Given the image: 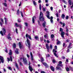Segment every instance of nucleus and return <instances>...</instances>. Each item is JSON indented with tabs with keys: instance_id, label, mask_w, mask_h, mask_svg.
Segmentation results:
<instances>
[{
	"instance_id": "nucleus-1",
	"label": "nucleus",
	"mask_w": 73,
	"mask_h": 73,
	"mask_svg": "<svg viewBox=\"0 0 73 73\" xmlns=\"http://www.w3.org/2000/svg\"><path fill=\"white\" fill-rule=\"evenodd\" d=\"M62 64V62L60 61L59 62V64H58L57 66L56 67V70H61V68L59 67V66H63V65L62 64Z\"/></svg>"
},
{
	"instance_id": "nucleus-2",
	"label": "nucleus",
	"mask_w": 73,
	"mask_h": 73,
	"mask_svg": "<svg viewBox=\"0 0 73 73\" xmlns=\"http://www.w3.org/2000/svg\"><path fill=\"white\" fill-rule=\"evenodd\" d=\"M2 31H1L0 32V33L3 36H4V35H5V33H6V29H5V28H2Z\"/></svg>"
},
{
	"instance_id": "nucleus-3",
	"label": "nucleus",
	"mask_w": 73,
	"mask_h": 73,
	"mask_svg": "<svg viewBox=\"0 0 73 73\" xmlns=\"http://www.w3.org/2000/svg\"><path fill=\"white\" fill-rule=\"evenodd\" d=\"M39 20L41 21H44V18L43 17V14L41 12L40 13Z\"/></svg>"
},
{
	"instance_id": "nucleus-4",
	"label": "nucleus",
	"mask_w": 73,
	"mask_h": 73,
	"mask_svg": "<svg viewBox=\"0 0 73 73\" xmlns=\"http://www.w3.org/2000/svg\"><path fill=\"white\" fill-rule=\"evenodd\" d=\"M27 41L28 45V48L30 49V48H31V43L30 42V40H29L28 38H27Z\"/></svg>"
},
{
	"instance_id": "nucleus-5",
	"label": "nucleus",
	"mask_w": 73,
	"mask_h": 73,
	"mask_svg": "<svg viewBox=\"0 0 73 73\" xmlns=\"http://www.w3.org/2000/svg\"><path fill=\"white\" fill-rule=\"evenodd\" d=\"M52 52L53 53H54V54L55 57H56L57 58H58V56H57V54H56V53L57 52V50L55 51V49H54L53 50Z\"/></svg>"
},
{
	"instance_id": "nucleus-6",
	"label": "nucleus",
	"mask_w": 73,
	"mask_h": 73,
	"mask_svg": "<svg viewBox=\"0 0 73 73\" xmlns=\"http://www.w3.org/2000/svg\"><path fill=\"white\" fill-rule=\"evenodd\" d=\"M10 59L9 58H7V61L8 63H9V62L10 61V60L12 62L13 61V59H12V57L11 56L10 57Z\"/></svg>"
},
{
	"instance_id": "nucleus-7",
	"label": "nucleus",
	"mask_w": 73,
	"mask_h": 73,
	"mask_svg": "<svg viewBox=\"0 0 73 73\" xmlns=\"http://www.w3.org/2000/svg\"><path fill=\"white\" fill-rule=\"evenodd\" d=\"M23 60L24 63H25V64H26V65L28 64L26 58H23Z\"/></svg>"
},
{
	"instance_id": "nucleus-8",
	"label": "nucleus",
	"mask_w": 73,
	"mask_h": 73,
	"mask_svg": "<svg viewBox=\"0 0 73 73\" xmlns=\"http://www.w3.org/2000/svg\"><path fill=\"white\" fill-rule=\"evenodd\" d=\"M0 60L2 63H4V58L3 57L0 56Z\"/></svg>"
},
{
	"instance_id": "nucleus-9",
	"label": "nucleus",
	"mask_w": 73,
	"mask_h": 73,
	"mask_svg": "<svg viewBox=\"0 0 73 73\" xmlns=\"http://www.w3.org/2000/svg\"><path fill=\"white\" fill-rule=\"evenodd\" d=\"M1 22L0 21V25L2 27L3 24H4V20L3 19V18H1Z\"/></svg>"
},
{
	"instance_id": "nucleus-10",
	"label": "nucleus",
	"mask_w": 73,
	"mask_h": 73,
	"mask_svg": "<svg viewBox=\"0 0 73 73\" xmlns=\"http://www.w3.org/2000/svg\"><path fill=\"white\" fill-rule=\"evenodd\" d=\"M64 35H65V33L64 32H62L61 33H60V35H61V37L62 38H64Z\"/></svg>"
},
{
	"instance_id": "nucleus-11",
	"label": "nucleus",
	"mask_w": 73,
	"mask_h": 73,
	"mask_svg": "<svg viewBox=\"0 0 73 73\" xmlns=\"http://www.w3.org/2000/svg\"><path fill=\"white\" fill-rule=\"evenodd\" d=\"M68 2L70 5H72V6H73V3H72L71 0H69Z\"/></svg>"
},
{
	"instance_id": "nucleus-12",
	"label": "nucleus",
	"mask_w": 73,
	"mask_h": 73,
	"mask_svg": "<svg viewBox=\"0 0 73 73\" xmlns=\"http://www.w3.org/2000/svg\"><path fill=\"white\" fill-rule=\"evenodd\" d=\"M35 19H36V17L35 16H34V17H33L32 18V21L33 24H35Z\"/></svg>"
},
{
	"instance_id": "nucleus-13",
	"label": "nucleus",
	"mask_w": 73,
	"mask_h": 73,
	"mask_svg": "<svg viewBox=\"0 0 73 73\" xmlns=\"http://www.w3.org/2000/svg\"><path fill=\"white\" fill-rule=\"evenodd\" d=\"M4 19L5 21V24L7 25V23L8 22V19L5 17H4Z\"/></svg>"
},
{
	"instance_id": "nucleus-14",
	"label": "nucleus",
	"mask_w": 73,
	"mask_h": 73,
	"mask_svg": "<svg viewBox=\"0 0 73 73\" xmlns=\"http://www.w3.org/2000/svg\"><path fill=\"white\" fill-rule=\"evenodd\" d=\"M29 68L31 72H32V71H33V69L32 67V66H29Z\"/></svg>"
},
{
	"instance_id": "nucleus-15",
	"label": "nucleus",
	"mask_w": 73,
	"mask_h": 73,
	"mask_svg": "<svg viewBox=\"0 0 73 73\" xmlns=\"http://www.w3.org/2000/svg\"><path fill=\"white\" fill-rule=\"evenodd\" d=\"M19 46L20 49H21L22 48V44H21V42H19Z\"/></svg>"
},
{
	"instance_id": "nucleus-16",
	"label": "nucleus",
	"mask_w": 73,
	"mask_h": 73,
	"mask_svg": "<svg viewBox=\"0 0 73 73\" xmlns=\"http://www.w3.org/2000/svg\"><path fill=\"white\" fill-rule=\"evenodd\" d=\"M16 50H15V53H16V54H19V51H18L19 50L18 49L16 48Z\"/></svg>"
},
{
	"instance_id": "nucleus-17",
	"label": "nucleus",
	"mask_w": 73,
	"mask_h": 73,
	"mask_svg": "<svg viewBox=\"0 0 73 73\" xmlns=\"http://www.w3.org/2000/svg\"><path fill=\"white\" fill-rule=\"evenodd\" d=\"M56 41H57V43H56L57 45H58L61 44V42H60V40H58V39H57Z\"/></svg>"
},
{
	"instance_id": "nucleus-18",
	"label": "nucleus",
	"mask_w": 73,
	"mask_h": 73,
	"mask_svg": "<svg viewBox=\"0 0 73 73\" xmlns=\"http://www.w3.org/2000/svg\"><path fill=\"white\" fill-rule=\"evenodd\" d=\"M50 68L52 71H53V72H54V68L52 66H51L50 67Z\"/></svg>"
},
{
	"instance_id": "nucleus-19",
	"label": "nucleus",
	"mask_w": 73,
	"mask_h": 73,
	"mask_svg": "<svg viewBox=\"0 0 73 73\" xmlns=\"http://www.w3.org/2000/svg\"><path fill=\"white\" fill-rule=\"evenodd\" d=\"M10 52L9 53V54L10 56H11L12 54V50H9Z\"/></svg>"
},
{
	"instance_id": "nucleus-20",
	"label": "nucleus",
	"mask_w": 73,
	"mask_h": 73,
	"mask_svg": "<svg viewBox=\"0 0 73 73\" xmlns=\"http://www.w3.org/2000/svg\"><path fill=\"white\" fill-rule=\"evenodd\" d=\"M15 65L16 68H17V69H18V70H19V66H18L17 64V63H15Z\"/></svg>"
},
{
	"instance_id": "nucleus-21",
	"label": "nucleus",
	"mask_w": 73,
	"mask_h": 73,
	"mask_svg": "<svg viewBox=\"0 0 73 73\" xmlns=\"http://www.w3.org/2000/svg\"><path fill=\"white\" fill-rule=\"evenodd\" d=\"M45 24H46V22H45V21H44V23H43L42 25L43 27H44V28H45V26H46L45 25Z\"/></svg>"
},
{
	"instance_id": "nucleus-22",
	"label": "nucleus",
	"mask_w": 73,
	"mask_h": 73,
	"mask_svg": "<svg viewBox=\"0 0 73 73\" xmlns=\"http://www.w3.org/2000/svg\"><path fill=\"white\" fill-rule=\"evenodd\" d=\"M65 15L64 14H62L61 16V17L63 19H64V18H65Z\"/></svg>"
},
{
	"instance_id": "nucleus-23",
	"label": "nucleus",
	"mask_w": 73,
	"mask_h": 73,
	"mask_svg": "<svg viewBox=\"0 0 73 73\" xmlns=\"http://www.w3.org/2000/svg\"><path fill=\"white\" fill-rule=\"evenodd\" d=\"M53 17H51L50 18V21L52 23H53Z\"/></svg>"
},
{
	"instance_id": "nucleus-24",
	"label": "nucleus",
	"mask_w": 73,
	"mask_h": 73,
	"mask_svg": "<svg viewBox=\"0 0 73 73\" xmlns=\"http://www.w3.org/2000/svg\"><path fill=\"white\" fill-rule=\"evenodd\" d=\"M46 49L49 48V46H48V44H46Z\"/></svg>"
},
{
	"instance_id": "nucleus-25",
	"label": "nucleus",
	"mask_w": 73,
	"mask_h": 73,
	"mask_svg": "<svg viewBox=\"0 0 73 73\" xmlns=\"http://www.w3.org/2000/svg\"><path fill=\"white\" fill-rule=\"evenodd\" d=\"M15 25L16 27H19V24H18L17 23H15Z\"/></svg>"
},
{
	"instance_id": "nucleus-26",
	"label": "nucleus",
	"mask_w": 73,
	"mask_h": 73,
	"mask_svg": "<svg viewBox=\"0 0 73 73\" xmlns=\"http://www.w3.org/2000/svg\"><path fill=\"white\" fill-rule=\"evenodd\" d=\"M43 65H44L45 66H46L47 67H48V65H47V64H46V63L45 62L43 63Z\"/></svg>"
},
{
	"instance_id": "nucleus-27",
	"label": "nucleus",
	"mask_w": 73,
	"mask_h": 73,
	"mask_svg": "<svg viewBox=\"0 0 73 73\" xmlns=\"http://www.w3.org/2000/svg\"><path fill=\"white\" fill-rule=\"evenodd\" d=\"M40 59L41 60V62H44V58H41Z\"/></svg>"
},
{
	"instance_id": "nucleus-28",
	"label": "nucleus",
	"mask_w": 73,
	"mask_h": 73,
	"mask_svg": "<svg viewBox=\"0 0 73 73\" xmlns=\"http://www.w3.org/2000/svg\"><path fill=\"white\" fill-rule=\"evenodd\" d=\"M17 15H19L20 13V12H19V9H18L17 11Z\"/></svg>"
},
{
	"instance_id": "nucleus-29",
	"label": "nucleus",
	"mask_w": 73,
	"mask_h": 73,
	"mask_svg": "<svg viewBox=\"0 0 73 73\" xmlns=\"http://www.w3.org/2000/svg\"><path fill=\"white\" fill-rule=\"evenodd\" d=\"M54 37V35L53 34H52L51 35V38H53Z\"/></svg>"
},
{
	"instance_id": "nucleus-30",
	"label": "nucleus",
	"mask_w": 73,
	"mask_h": 73,
	"mask_svg": "<svg viewBox=\"0 0 73 73\" xmlns=\"http://www.w3.org/2000/svg\"><path fill=\"white\" fill-rule=\"evenodd\" d=\"M25 24L26 26V27H28V24L27 22H25Z\"/></svg>"
},
{
	"instance_id": "nucleus-31",
	"label": "nucleus",
	"mask_w": 73,
	"mask_h": 73,
	"mask_svg": "<svg viewBox=\"0 0 73 73\" xmlns=\"http://www.w3.org/2000/svg\"><path fill=\"white\" fill-rule=\"evenodd\" d=\"M33 3L34 5L35 6L36 5V2L35 1H33Z\"/></svg>"
},
{
	"instance_id": "nucleus-32",
	"label": "nucleus",
	"mask_w": 73,
	"mask_h": 73,
	"mask_svg": "<svg viewBox=\"0 0 73 73\" xmlns=\"http://www.w3.org/2000/svg\"><path fill=\"white\" fill-rule=\"evenodd\" d=\"M69 68L70 69L72 70V71H73V68L72 67H71V66H69Z\"/></svg>"
},
{
	"instance_id": "nucleus-33",
	"label": "nucleus",
	"mask_w": 73,
	"mask_h": 73,
	"mask_svg": "<svg viewBox=\"0 0 73 73\" xmlns=\"http://www.w3.org/2000/svg\"><path fill=\"white\" fill-rule=\"evenodd\" d=\"M5 51L6 53H8V50H7V47H5Z\"/></svg>"
},
{
	"instance_id": "nucleus-34",
	"label": "nucleus",
	"mask_w": 73,
	"mask_h": 73,
	"mask_svg": "<svg viewBox=\"0 0 73 73\" xmlns=\"http://www.w3.org/2000/svg\"><path fill=\"white\" fill-rule=\"evenodd\" d=\"M17 21H18V23H21V20H20V19H18L17 20Z\"/></svg>"
},
{
	"instance_id": "nucleus-35",
	"label": "nucleus",
	"mask_w": 73,
	"mask_h": 73,
	"mask_svg": "<svg viewBox=\"0 0 73 73\" xmlns=\"http://www.w3.org/2000/svg\"><path fill=\"white\" fill-rule=\"evenodd\" d=\"M13 47L14 48H16V44L14 43L13 45Z\"/></svg>"
},
{
	"instance_id": "nucleus-36",
	"label": "nucleus",
	"mask_w": 73,
	"mask_h": 73,
	"mask_svg": "<svg viewBox=\"0 0 73 73\" xmlns=\"http://www.w3.org/2000/svg\"><path fill=\"white\" fill-rule=\"evenodd\" d=\"M8 40H12V39H11V36H8L7 37Z\"/></svg>"
},
{
	"instance_id": "nucleus-37",
	"label": "nucleus",
	"mask_w": 73,
	"mask_h": 73,
	"mask_svg": "<svg viewBox=\"0 0 73 73\" xmlns=\"http://www.w3.org/2000/svg\"><path fill=\"white\" fill-rule=\"evenodd\" d=\"M29 36V35L28 34V33H27L26 35V37H27V38Z\"/></svg>"
},
{
	"instance_id": "nucleus-38",
	"label": "nucleus",
	"mask_w": 73,
	"mask_h": 73,
	"mask_svg": "<svg viewBox=\"0 0 73 73\" xmlns=\"http://www.w3.org/2000/svg\"><path fill=\"white\" fill-rule=\"evenodd\" d=\"M66 71H67V72H68V71H69V68L68 67H67L66 68Z\"/></svg>"
},
{
	"instance_id": "nucleus-39",
	"label": "nucleus",
	"mask_w": 73,
	"mask_h": 73,
	"mask_svg": "<svg viewBox=\"0 0 73 73\" xmlns=\"http://www.w3.org/2000/svg\"><path fill=\"white\" fill-rule=\"evenodd\" d=\"M50 57V54H47L46 55V57Z\"/></svg>"
},
{
	"instance_id": "nucleus-40",
	"label": "nucleus",
	"mask_w": 73,
	"mask_h": 73,
	"mask_svg": "<svg viewBox=\"0 0 73 73\" xmlns=\"http://www.w3.org/2000/svg\"><path fill=\"white\" fill-rule=\"evenodd\" d=\"M70 40L69 39H67L66 40V41H65V42H69L70 41Z\"/></svg>"
},
{
	"instance_id": "nucleus-41",
	"label": "nucleus",
	"mask_w": 73,
	"mask_h": 73,
	"mask_svg": "<svg viewBox=\"0 0 73 73\" xmlns=\"http://www.w3.org/2000/svg\"><path fill=\"white\" fill-rule=\"evenodd\" d=\"M3 4L5 7H7V5L6 3H3Z\"/></svg>"
},
{
	"instance_id": "nucleus-42",
	"label": "nucleus",
	"mask_w": 73,
	"mask_h": 73,
	"mask_svg": "<svg viewBox=\"0 0 73 73\" xmlns=\"http://www.w3.org/2000/svg\"><path fill=\"white\" fill-rule=\"evenodd\" d=\"M20 12L21 13V15L22 17H23V12L22 11H20Z\"/></svg>"
},
{
	"instance_id": "nucleus-43",
	"label": "nucleus",
	"mask_w": 73,
	"mask_h": 73,
	"mask_svg": "<svg viewBox=\"0 0 73 73\" xmlns=\"http://www.w3.org/2000/svg\"><path fill=\"white\" fill-rule=\"evenodd\" d=\"M39 9L40 11L41 10V4L39 5Z\"/></svg>"
},
{
	"instance_id": "nucleus-44",
	"label": "nucleus",
	"mask_w": 73,
	"mask_h": 73,
	"mask_svg": "<svg viewBox=\"0 0 73 73\" xmlns=\"http://www.w3.org/2000/svg\"><path fill=\"white\" fill-rule=\"evenodd\" d=\"M50 49H52V48H53V47L52 46V44L50 45Z\"/></svg>"
},
{
	"instance_id": "nucleus-45",
	"label": "nucleus",
	"mask_w": 73,
	"mask_h": 73,
	"mask_svg": "<svg viewBox=\"0 0 73 73\" xmlns=\"http://www.w3.org/2000/svg\"><path fill=\"white\" fill-rule=\"evenodd\" d=\"M60 32H63L62 31H63V30H62V28H60Z\"/></svg>"
},
{
	"instance_id": "nucleus-46",
	"label": "nucleus",
	"mask_w": 73,
	"mask_h": 73,
	"mask_svg": "<svg viewBox=\"0 0 73 73\" xmlns=\"http://www.w3.org/2000/svg\"><path fill=\"white\" fill-rule=\"evenodd\" d=\"M19 27H20V28H21V29L22 28V26L21 25V24H19Z\"/></svg>"
},
{
	"instance_id": "nucleus-47",
	"label": "nucleus",
	"mask_w": 73,
	"mask_h": 73,
	"mask_svg": "<svg viewBox=\"0 0 73 73\" xmlns=\"http://www.w3.org/2000/svg\"><path fill=\"white\" fill-rule=\"evenodd\" d=\"M31 61H33L34 60V59H33V56H31Z\"/></svg>"
},
{
	"instance_id": "nucleus-48",
	"label": "nucleus",
	"mask_w": 73,
	"mask_h": 73,
	"mask_svg": "<svg viewBox=\"0 0 73 73\" xmlns=\"http://www.w3.org/2000/svg\"><path fill=\"white\" fill-rule=\"evenodd\" d=\"M9 69V70H12V68H11V67L9 66L8 67Z\"/></svg>"
},
{
	"instance_id": "nucleus-49",
	"label": "nucleus",
	"mask_w": 73,
	"mask_h": 73,
	"mask_svg": "<svg viewBox=\"0 0 73 73\" xmlns=\"http://www.w3.org/2000/svg\"><path fill=\"white\" fill-rule=\"evenodd\" d=\"M44 30L45 31H46L47 32H48V29H47L46 28H45L44 29Z\"/></svg>"
},
{
	"instance_id": "nucleus-50",
	"label": "nucleus",
	"mask_w": 73,
	"mask_h": 73,
	"mask_svg": "<svg viewBox=\"0 0 73 73\" xmlns=\"http://www.w3.org/2000/svg\"><path fill=\"white\" fill-rule=\"evenodd\" d=\"M52 62L53 63H55L56 62V60L54 59H53L52 60Z\"/></svg>"
},
{
	"instance_id": "nucleus-51",
	"label": "nucleus",
	"mask_w": 73,
	"mask_h": 73,
	"mask_svg": "<svg viewBox=\"0 0 73 73\" xmlns=\"http://www.w3.org/2000/svg\"><path fill=\"white\" fill-rule=\"evenodd\" d=\"M46 17L49 19H50V17H49V15H46Z\"/></svg>"
},
{
	"instance_id": "nucleus-52",
	"label": "nucleus",
	"mask_w": 73,
	"mask_h": 73,
	"mask_svg": "<svg viewBox=\"0 0 73 73\" xmlns=\"http://www.w3.org/2000/svg\"><path fill=\"white\" fill-rule=\"evenodd\" d=\"M30 56H31V57H33V54H32V53L31 52H30Z\"/></svg>"
},
{
	"instance_id": "nucleus-53",
	"label": "nucleus",
	"mask_w": 73,
	"mask_h": 73,
	"mask_svg": "<svg viewBox=\"0 0 73 73\" xmlns=\"http://www.w3.org/2000/svg\"><path fill=\"white\" fill-rule=\"evenodd\" d=\"M66 19H69V16H68V15H67L66 17Z\"/></svg>"
},
{
	"instance_id": "nucleus-54",
	"label": "nucleus",
	"mask_w": 73,
	"mask_h": 73,
	"mask_svg": "<svg viewBox=\"0 0 73 73\" xmlns=\"http://www.w3.org/2000/svg\"><path fill=\"white\" fill-rule=\"evenodd\" d=\"M46 13L47 14V15H49V11H47Z\"/></svg>"
},
{
	"instance_id": "nucleus-55",
	"label": "nucleus",
	"mask_w": 73,
	"mask_h": 73,
	"mask_svg": "<svg viewBox=\"0 0 73 73\" xmlns=\"http://www.w3.org/2000/svg\"><path fill=\"white\" fill-rule=\"evenodd\" d=\"M55 48L56 50H57V46H55Z\"/></svg>"
},
{
	"instance_id": "nucleus-56",
	"label": "nucleus",
	"mask_w": 73,
	"mask_h": 73,
	"mask_svg": "<svg viewBox=\"0 0 73 73\" xmlns=\"http://www.w3.org/2000/svg\"><path fill=\"white\" fill-rule=\"evenodd\" d=\"M11 36V34L10 33H9L8 35V37H10Z\"/></svg>"
},
{
	"instance_id": "nucleus-57",
	"label": "nucleus",
	"mask_w": 73,
	"mask_h": 73,
	"mask_svg": "<svg viewBox=\"0 0 73 73\" xmlns=\"http://www.w3.org/2000/svg\"><path fill=\"white\" fill-rule=\"evenodd\" d=\"M19 64H20V65H21V66H23V64H22V63H21V62H20L19 63Z\"/></svg>"
},
{
	"instance_id": "nucleus-58",
	"label": "nucleus",
	"mask_w": 73,
	"mask_h": 73,
	"mask_svg": "<svg viewBox=\"0 0 73 73\" xmlns=\"http://www.w3.org/2000/svg\"><path fill=\"white\" fill-rule=\"evenodd\" d=\"M62 58L63 59H65V56H62Z\"/></svg>"
},
{
	"instance_id": "nucleus-59",
	"label": "nucleus",
	"mask_w": 73,
	"mask_h": 73,
	"mask_svg": "<svg viewBox=\"0 0 73 73\" xmlns=\"http://www.w3.org/2000/svg\"><path fill=\"white\" fill-rule=\"evenodd\" d=\"M40 41H42V40L43 39V38H42V37H40Z\"/></svg>"
},
{
	"instance_id": "nucleus-60",
	"label": "nucleus",
	"mask_w": 73,
	"mask_h": 73,
	"mask_svg": "<svg viewBox=\"0 0 73 73\" xmlns=\"http://www.w3.org/2000/svg\"><path fill=\"white\" fill-rule=\"evenodd\" d=\"M43 11L44 12H45V8L44 7H43Z\"/></svg>"
},
{
	"instance_id": "nucleus-61",
	"label": "nucleus",
	"mask_w": 73,
	"mask_h": 73,
	"mask_svg": "<svg viewBox=\"0 0 73 73\" xmlns=\"http://www.w3.org/2000/svg\"><path fill=\"white\" fill-rule=\"evenodd\" d=\"M65 24L64 23H63V26H62V27H65Z\"/></svg>"
},
{
	"instance_id": "nucleus-62",
	"label": "nucleus",
	"mask_w": 73,
	"mask_h": 73,
	"mask_svg": "<svg viewBox=\"0 0 73 73\" xmlns=\"http://www.w3.org/2000/svg\"><path fill=\"white\" fill-rule=\"evenodd\" d=\"M67 48H70V49L71 48H72V47H70V46L69 45Z\"/></svg>"
},
{
	"instance_id": "nucleus-63",
	"label": "nucleus",
	"mask_w": 73,
	"mask_h": 73,
	"mask_svg": "<svg viewBox=\"0 0 73 73\" xmlns=\"http://www.w3.org/2000/svg\"><path fill=\"white\" fill-rule=\"evenodd\" d=\"M50 9L51 11H52V10H53V7H51L50 8Z\"/></svg>"
},
{
	"instance_id": "nucleus-64",
	"label": "nucleus",
	"mask_w": 73,
	"mask_h": 73,
	"mask_svg": "<svg viewBox=\"0 0 73 73\" xmlns=\"http://www.w3.org/2000/svg\"><path fill=\"white\" fill-rule=\"evenodd\" d=\"M41 73H45V72H44V71H42L41 72Z\"/></svg>"
}]
</instances>
